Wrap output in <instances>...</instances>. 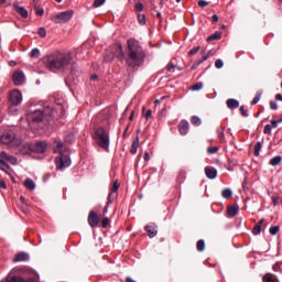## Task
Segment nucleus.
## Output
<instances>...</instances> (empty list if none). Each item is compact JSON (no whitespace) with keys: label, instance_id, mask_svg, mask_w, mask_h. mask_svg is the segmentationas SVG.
<instances>
[{"label":"nucleus","instance_id":"obj_27","mask_svg":"<svg viewBox=\"0 0 282 282\" xmlns=\"http://www.w3.org/2000/svg\"><path fill=\"white\" fill-rule=\"evenodd\" d=\"M263 147V143L261 141H258L256 144H254V155L256 158H259L260 153H261V149Z\"/></svg>","mask_w":282,"mask_h":282},{"label":"nucleus","instance_id":"obj_37","mask_svg":"<svg viewBox=\"0 0 282 282\" xmlns=\"http://www.w3.org/2000/svg\"><path fill=\"white\" fill-rule=\"evenodd\" d=\"M219 151L218 147H209L207 148V152L209 155H215V153H217Z\"/></svg>","mask_w":282,"mask_h":282},{"label":"nucleus","instance_id":"obj_3","mask_svg":"<svg viewBox=\"0 0 282 282\" xmlns=\"http://www.w3.org/2000/svg\"><path fill=\"white\" fill-rule=\"evenodd\" d=\"M0 141L1 144H4V147H9V149H19L25 144L23 143V139L17 135V133L12 130L4 131L0 137Z\"/></svg>","mask_w":282,"mask_h":282},{"label":"nucleus","instance_id":"obj_34","mask_svg":"<svg viewBox=\"0 0 282 282\" xmlns=\"http://www.w3.org/2000/svg\"><path fill=\"white\" fill-rule=\"evenodd\" d=\"M223 197L225 199H230L232 197V191L230 188H226L223 191Z\"/></svg>","mask_w":282,"mask_h":282},{"label":"nucleus","instance_id":"obj_4","mask_svg":"<svg viewBox=\"0 0 282 282\" xmlns=\"http://www.w3.org/2000/svg\"><path fill=\"white\" fill-rule=\"evenodd\" d=\"M94 140L98 144V147H100V149H104V151H109L110 140L108 130H106L105 128H98L95 131Z\"/></svg>","mask_w":282,"mask_h":282},{"label":"nucleus","instance_id":"obj_56","mask_svg":"<svg viewBox=\"0 0 282 282\" xmlns=\"http://www.w3.org/2000/svg\"><path fill=\"white\" fill-rule=\"evenodd\" d=\"M198 6H199V8H206L208 6V1L199 0Z\"/></svg>","mask_w":282,"mask_h":282},{"label":"nucleus","instance_id":"obj_42","mask_svg":"<svg viewBox=\"0 0 282 282\" xmlns=\"http://www.w3.org/2000/svg\"><path fill=\"white\" fill-rule=\"evenodd\" d=\"M37 34L41 36V39H45V36H47V31H45L44 28H40Z\"/></svg>","mask_w":282,"mask_h":282},{"label":"nucleus","instance_id":"obj_12","mask_svg":"<svg viewBox=\"0 0 282 282\" xmlns=\"http://www.w3.org/2000/svg\"><path fill=\"white\" fill-rule=\"evenodd\" d=\"M88 224L91 228H96L98 224H100V218L98 217V214L94 210H91L88 215Z\"/></svg>","mask_w":282,"mask_h":282},{"label":"nucleus","instance_id":"obj_57","mask_svg":"<svg viewBox=\"0 0 282 282\" xmlns=\"http://www.w3.org/2000/svg\"><path fill=\"white\" fill-rule=\"evenodd\" d=\"M280 123H281V121L272 120L271 121V128L276 129V127H279Z\"/></svg>","mask_w":282,"mask_h":282},{"label":"nucleus","instance_id":"obj_30","mask_svg":"<svg viewBox=\"0 0 282 282\" xmlns=\"http://www.w3.org/2000/svg\"><path fill=\"white\" fill-rule=\"evenodd\" d=\"M221 39V32L217 31L207 37V41H219Z\"/></svg>","mask_w":282,"mask_h":282},{"label":"nucleus","instance_id":"obj_38","mask_svg":"<svg viewBox=\"0 0 282 282\" xmlns=\"http://www.w3.org/2000/svg\"><path fill=\"white\" fill-rule=\"evenodd\" d=\"M262 281H263V282H276V281H274V280L272 279V274H271V273L264 274L263 278H262Z\"/></svg>","mask_w":282,"mask_h":282},{"label":"nucleus","instance_id":"obj_52","mask_svg":"<svg viewBox=\"0 0 282 282\" xmlns=\"http://www.w3.org/2000/svg\"><path fill=\"white\" fill-rule=\"evenodd\" d=\"M240 112H241V116H243V118H248V110H246V107L241 106L240 107Z\"/></svg>","mask_w":282,"mask_h":282},{"label":"nucleus","instance_id":"obj_6","mask_svg":"<svg viewBox=\"0 0 282 282\" xmlns=\"http://www.w3.org/2000/svg\"><path fill=\"white\" fill-rule=\"evenodd\" d=\"M23 149V153H45L47 150V142L40 141L34 145L32 143H24Z\"/></svg>","mask_w":282,"mask_h":282},{"label":"nucleus","instance_id":"obj_20","mask_svg":"<svg viewBox=\"0 0 282 282\" xmlns=\"http://www.w3.org/2000/svg\"><path fill=\"white\" fill-rule=\"evenodd\" d=\"M140 147V138L135 137V139L132 141L131 148H130V153L132 155H135L138 153V148Z\"/></svg>","mask_w":282,"mask_h":282},{"label":"nucleus","instance_id":"obj_32","mask_svg":"<svg viewBox=\"0 0 282 282\" xmlns=\"http://www.w3.org/2000/svg\"><path fill=\"white\" fill-rule=\"evenodd\" d=\"M191 89H192V91H200V89H204V83L198 82V83L194 84L191 87Z\"/></svg>","mask_w":282,"mask_h":282},{"label":"nucleus","instance_id":"obj_48","mask_svg":"<svg viewBox=\"0 0 282 282\" xmlns=\"http://www.w3.org/2000/svg\"><path fill=\"white\" fill-rule=\"evenodd\" d=\"M105 1L107 0H95L94 8H100V6H105Z\"/></svg>","mask_w":282,"mask_h":282},{"label":"nucleus","instance_id":"obj_44","mask_svg":"<svg viewBox=\"0 0 282 282\" xmlns=\"http://www.w3.org/2000/svg\"><path fill=\"white\" fill-rule=\"evenodd\" d=\"M279 230H280L279 226H272L270 227L269 232L270 235H278Z\"/></svg>","mask_w":282,"mask_h":282},{"label":"nucleus","instance_id":"obj_22","mask_svg":"<svg viewBox=\"0 0 282 282\" xmlns=\"http://www.w3.org/2000/svg\"><path fill=\"white\" fill-rule=\"evenodd\" d=\"M228 109H239V100L237 99H228L227 100Z\"/></svg>","mask_w":282,"mask_h":282},{"label":"nucleus","instance_id":"obj_5","mask_svg":"<svg viewBox=\"0 0 282 282\" xmlns=\"http://www.w3.org/2000/svg\"><path fill=\"white\" fill-rule=\"evenodd\" d=\"M47 111H50L48 108L41 110H31L26 113V120L29 122V127L31 129H34L35 124H40V122H43L45 119V116H47Z\"/></svg>","mask_w":282,"mask_h":282},{"label":"nucleus","instance_id":"obj_28","mask_svg":"<svg viewBox=\"0 0 282 282\" xmlns=\"http://www.w3.org/2000/svg\"><path fill=\"white\" fill-rule=\"evenodd\" d=\"M196 248L198 252H204V250H206V242L204 240H198Z\"/></svg>","mask_w":282,"mask_h":282},{"label":"nucleus","instance_id":"obj_16","mask_svg":"<svg viewBox=\"0 0 282 282\" xmlns=\"http://www.w3.org/2000/svg\"><path fill=\"white\" fill-rule=\"evenodd\" d=\"M205 175H206V177H208V180H215V177H217V169H215L213 166H206Z\"/></svg>","mask_w":282,"mask_h":282},{"label":"nucleus","instance_id":"obj_31","mask_svg":"<svg viewBox=\"0 0 282 282\" xmlns=\"http://www.w3.org/2000/svg\"><path fill=\"white\" fill-rule=\"evenodd\" d=\"M184 180H186V171H180L177 175L178 184H183Z\"/></svg>","mask_w":282,"mask_h":282},{"label":"nucleus","instance_id":"obj_47","mask_svg":"<svg viewBox=\"0 0 282 282\" xmlns=\"http://www.w3.org/2000/svg\"><path fill=\"white\" fill-rule=\"evenodd\" d=\"M261 100V93H257L253 100L251 101V105H257Z\"/></svg>","mask_w":282,"mask_h":282},{"label":"nucleus","instance_id":"obj_53","mask_svg":"<svg viewBox=\"0 0 282 282\" xmlns=\"http://www.w3.org/2000/svg\"><path fill=\"white\" fill-rule=\"evenodd\" d=\"M270 108H271L273 111H276V109H279V105L276 104V101H271V102H270Z\"/></svg>","mask_w":282,"mask_h":282},{"label":"nucleus","instance_id":"obj_41","mask_svg":"<svg viewBox=\"0 0 282 282\" xmlns=\"http://www.w3.org/2000/svg\"><path fill=\"white\" fill-rule=\"evenodd\" d=\"M263 133H264L265 135H271V134H272V126H271V124H267V126L264 127Z\"/></svg>","mask_w":282,"mask_h":282},{"label":"nucleus","instance_id":"obj_23","mask_svg":"<svg viewBox=\"0 0 282 282\" xmlns=\"http://www.w3.org/2000/svg\"><path fill=\"white\" fill-rule=\"evenodd\" d=\"M24 186L28 188V191H34V188H36V183H34L32 178H26L24 181Z\"/></svg>","mask_w":282,"mask_h":282},{"label":"nucleus","instance_id":"obj_64","mask_svg":"<svg viewBox=\"0 0 282 282\" xmlns=\"http://www.w3.org/2000/svg\"><path fill=\"white\" fill-rule=\"evenodd\" d=\"M126 282H135V280H133L131 276H127Z\"/></svg>","mask_w":282,"mask_h":282},{"label":"nucleus","instance_id":"obj_33","mask_svg":"<svg viewBox=\"0 0 282 282\" xmlns=\"http://www.w3.org/2000/svg\"><path fill=\"white\" fill-rule=\"evenodd\" d=\"M19 105H13V104H10L9 106V113H11V116H14L17 113V111H19Z\"/></svg>","mask_w":282,"mask_h":282},{"label":"nucleus","instance_id":"obj_54","mask_svg":"<svg viewBox=\"0 0 282 282\" xmlns=\"http://www.w3.org/2000/svg\"><path fill=\"white\" fill-rule=\"evenodd\" d=\"M135 10H137V12H142V10H144V6L142 3H140V2H138L135 4Z\"/></svg>","mask_w":282,"mask_h":282},{"label":"nucleus","instance_id":"obj_35","mask_svg":"<svg viewBox=\"0 0 282 282\" xmlns=\"http://www.w3.org/2000/svg\"><path fill=\"white\" fill-rule=\"evenodd\" d=\"M41 56V51L39 48H33L30 53L31 58H39Z\"/></svg>","mask_w":282,"mask_h":282},{"label":"nucleus","instance_id":"obj_39","mask_svg":"<svg viewBox=\"0 0 282 282\" xmlns=\"http://www.w3.org/2000/svg\"><path fill=\"white\" fill-rule=\"evenodd\" d=\"M118 188H120V185H119V183H118V181H116L115 183H113V185L111 186V188H110V193L113 195V193H118Z\"/></svg>","mask_w":282,"mask_h":282},{"label":"nucleus","instance_id":"obj_18","mask_svg":"<svg viewBox=\"0 0 282 282\" xmlns=\"http://www.w3.org/2000/svg\"><path fill=\"white\" fill-rule=\"evenodd\" d=\"M145 230H147L150 239H153V237H155L158 235V228L155 227V225L145 226Z\"/></svg>","mask_w":282,"mask_h":282},{"label":"nucleus","instance_id":"obj_8","mask_svg":"<svg viewBox=\"0 0 282 282\" xmlns=\"http://www.w3.org/2000/svg\"><path fill=\"white\" fill-rule=\"evenodd\" d=\"M72 17H74V11H64L53 15L52 21L53 23H67V21H72Z\"/></svg>","mask_w":282,"mask_h":282},{"label":"nucleus","instance_id":"obj_26","mask_svg":"<svg viewBox=\"0 0 282 282\" xmlns=\"http://www.w3.org/2000/svg\"><path fill=\"white\" fill-rule=\"evenodd\" d=\"M113 58H116V53H113V52H108L104 56V61L106 63H112Z\"/></svg>","mask_w":282,"mask_h":282},{"label":"nucleus","instance_id":"obj_7","mask_svg":"<svg viewBox=\"0 0 282 282\" xmlns=\"http://www.w3.org/2000/svg\"><path fill=\"white\" fill-rule=\"evenodd\" d=\"M6 162H10V164H17V158L9 155L6 152H0V164H2L1 171H8L10 169V165H8V163Z\"/></svg>","mask_w":282,"mask_h":282},{"label":"nucleus","instance_id":"obj_25","mask_svg":"<svg viewBox=\"0 0 282 282\" xmlns=\"http://www.w3.org/2000/svg\"><path fill=\"white\" fill-rule=\"evenodd\" d=\"M263 226V219H261L252 229L253 235H261V228Z\"/></svg>","mask_w":282,"mask_h":282},{"label":"nucleus","instance_id":"obj_58","mask_svg":"<svg viewBox=\"0 0 282 282\" xmlns=\"http://www.w3.org/2000/svg\"><path fill=\"white\" fill-rule=\"evenodd\" d=\"M107 204H108V206L113 204V194L109 193Z\"/></svg>","mask_w":282,"mask_h":282},{"label":"nucleus","instance_id":"obj_62","mask_svg":"<svg viewBox=\"0 0 282 282\" xmlns=\"http://www.w3.org/2000/svg\"><path fill=\"white\" fill-rule=\"evenodd\" d=\"M0 188H8V185L6 184V181H0Z\"/></svg>","mask_w":282,"mask_h":282},{"label":"nucleus","instance_id":"obj_21","mask_svg":"<svg viewBox=\"0 0 282 282\" xmlns=\"http://www.w3.org/2000/svg\"><path fill=\"white\" fill-rule=\"evenodd\" d=\"M238 214H239V207L231 205L227 208L228 217H237Z\"/></svg>","mask_w":282,"mask_h":282},{"label":"nucleus","instance_id":"obj_2","mask_svg":"<svg viewBox=\"0 0 282 282\" xmlns=\"http://www.w3.org/2000/svg\"><path fill=\"white\" fill-rule=\"evenodd\" d=\"M72 63V55L69 53L55 52L46 57V67L51 72L55 69H66Z\"/></svg>","mask_w":282,"mask_h":282},{"label":"nucleus","instance_id":"obj_9","mask_svg":"<svg viewBox=\"0 0 282 282\" xmlns=\"http://www.w3.org/2000/svg\"><path fill=\"white\" fill-rule=\"evenodd\" d=\"M55 164L58 171H63V169H67L68 166L72 165V159H69V156L67 155L61 154L55 159Z\"/></svg>","mask_w":282,"mask_h":282},{"label":"nucleus","instance_id":"obj_63","mask_svg":"<svg viewBox=\"0 0 282 282\" xmlns=\"http://www.w3.org/2000/svg\"><path fill=\"white\" fill-rule=\"evenodd\" d=\"M275 100H280V102H282V95H281V94H278V95L275 96Z\"/></svg>","mask_w":282,"mask_h":282},{"label":"nucleus","instance_id":"obj_43","mask_svg":"<svg viewBox=\"0 0 282 282\" xmlns=\"http://www.w3.org/2000/svg\"><path fill=\"white\" fill-rule=\"evenodd\" d=\"M208 58H210V53H203V58L200 61H198V65H202V63H204L205 61H208Z\"/></svg>","mask_w":282,"mask_h":282},{"label":"nucleus","instance_id":"obj_55","mask_svg":"<svg viewBox=\"0 0 282 282\" xmlns=\"http://www.w3.org/2000/svg\"><path fill=\"white\" fill-rule=\"evenodd\" d=\"M101 226H102V228H107V226H109V218H104L102 220H101Z\"/></svg>","mask_w":282,"mask_h":282},{"label":"nucleus","instance_id":"obj_51","mask_svg":"<svg viewBox=\"0 0 282 282\" xmlns=\"http://www.w3.org/2000/svg\"><path fill=\"white\" fill-rule=\"evenodd\" d=\"M281 202V197L279 196H273L272 197V204L273 206H279V203Z\"/></svg>","mask_w":282,"mask_h":282},{"label":"nucleus","instance_id":"obj_11","mask_svg":"<svg viewBox=\"0 0 282 282\" xmlns=\"http://www.w3.org/2000/svg\"><path fill=\"white\" fill-rule=\"evenodd\" d=\"M12 80L14 85L21 86L25 83V74L21 70H17L13 73Z\"/></svg>","mask_w":282,"mask_h":282},{"label":"nucleus","instance_id":"obj_19","mask_svg":"<svg viewBox=\"0 0 282 282\" xmlns=\"http://www.w3.org/2000/svg\"><path fill=\"white\" fill-rule=\"evenodd\" d=\"M13 8L22 19H28V9L20 7L19 4H14Z\"/></svg>","mask_w":282,"mask_h":282},{"label":"nucleus","instance_id":"obj_13","mask_svg":"<svg viewBox=\"0 0 282 282\" xmlns=\"http://www.w3.org/2000/svg\"><path fill=\"white\" fill-rule=\"evenodd\" d=\"M65 143H63V141L61 140H56L53 142V151L54 153H59L62 154L63 151H65Z\"/></svg>","mask_w":282,"mask_h":282},{"label":"nucleus","instance_id":"obj_46","mask_svg":"<svg viewBox=\"0 0 282 282\" xmlns=\"http://www.w3.org/2000/svg\"><path fill=\"white\" fill-rule=\"evenodd\" d=\"M217 135H218L219 140H224L225 133H224V128L223 127L217 129Z\"/></svg>","mask_w":282,"mask_h":282},{"label":"nucleus","instance_id":"obj_36","mask_svg":"<svg viewBox=\"0 0 282 282\" xmlns=\"http://www.w3.org/2000/svg\"><path fill=\"white\" fill-rule=\"evenodd\" d=\"M192 124L199 127V124H202V119L197 116L192 117Z\"/></svg>","mask_w":282,"mask_h":282},{"label":"nucleus","instance_id":"obj_1","mask_svg":"<svg viewBox=\"0 0 282 282\" xmlns=\"http://www.w3.org/2000/svg\"><path fill=\"white\" fill-rule=\"evenodd\" d=\"M126 54V63L129 67H140L141 65H144L147 54L144 53V48L140 46V42L137 40L132 39L127 41Z\"/></svg>","mask_w":282,"mask_h":282},{"label":"nucleus","instance_id":"obj_40","mask_svg":"<svg viewBox=\"0 0 282 282\" xmlns=\"http://www.w3.org/2000/svg\"><path fill=\"white\" fill-rule=\"evenodd\" d=\"M199 50H202L200 46L193 47V48L188 52V56H195V54H197V53L199 52Z\"/></svg>","mask_w":282,"mask_h":282},{"label":"nucleus","instance_id":"obj_10","mask_svg":"<svg viewBox=\"0 0 282 282\" xmlns=\"http://www.w3.org/2000/svg\"><path fill=\"white\" fill-rule=\"evenodd\" d=\"M10 105H21L23 102V94L19 89H13L9 94Z\"/></svg>","mask_w":282,"mask_h":282},{"label":"nucleus","instance_id":"obj_49","mask_svg":"<svg viewBox=\"0 0 282 282\" xmlns=\"http://www.w3.org/2000/svg\"><path fill=\"white\" fill-rule=\"evenodd\" d=\"M165 69H167L169 72H175V64H173V62H170Z\"/></svg>","mask_w":282,"mask_h":282},{"label":"nucleus","instance_id":"obj_59","mask_svg":"<svg viewBox=\"0 0 282 282\" xmlns=\"http://www.w3.org/2000/svg\"><path fill=\"white\" fill-rule=\"evenodd\" d=\"M144 116H145V120H149L151 116H153V111L148 110Z\"/></svg>","mask_w":282,"mask_h":282},{"label":"nucleus","instance_id":"obj_17","mask_svg":"<svg viewBox=\"0 0 282 282\" xmlns=\"http://www.w3.org/2000/svg\"><path fill=\"white\" fill-rule=\"evenodd\" d=\"M115 52L117 54V58H119V61H124V50H122V44H115Z\"/></svg>","mask_w":282,"mask_h":282},{"label":"nucleus","instance_id":"obj_15","mask_svg":"<svg viewBox=\"0 0 282 282\" xmlns=\"http://www.w3.org/2000/svg\"><path fill=\"white\" fill-rule=\"evenodd\" d=\"M23 261H30V254H28L26 252H19L13 258V263H19Z\"/></svg>","mask_w":282,"mask_h":282},{"label":"nucleus","instance_id":"obj_50","mask_svg":"<svg viewBox=\"0 0 282 282\" xmlns=\"http://www.w3.org/2000/svg\"><path fill=\"white\" fill-rule=\"evenodd\" d=\"M215 67H216L217 69H221V67H224V61L217 59V61L215 62Z\"/></svg>","mask_w":282,"mask_h":282},{"label":"nucleus","instance_id":"obj_61","mask_svg":"<svg viewBox=\"0 0 282 282\" xmlns=\"http://www.w3.org/2000/svg\"><path fill=\"white\" fill-rule=\"evenodd\" d=\"M37 17H43L45 14V11L43 9H36Z\"/></svg>","mask_w":282,"mask_h":282},{"label":"nucleus","instance_id":"obj_14","mask_svg":"<svg viewBox=\"0 0 282 282\" xmlns=\"http://www.w3.org/2000/svg\"><path fill=\"white\" fill-rule=\"evenodd\" d=\"M177 128H178V132L181 133V135H186L188 133V129H189L188 121L182 120L178 123Z\"/></svg>","mask_w":282,"mask_h":282},{"label":"nucleus","instance_id":"obj_29","mask_svg":"<svg viewBox=\"0 0 282 282\" xmlns=\"http://www.w3.org/2000/svg\"><path fill=\"white\" fill-rule=\"evenodd\" d=\"M9 282H36L34 279H23V278H19V276H14L11 280H9Z\"/></svg>","mask_w":282,"mask_h":282},{"label":"nucleus","instance_id":"obj_60","mask_svg":"<svg viewBox=\"0 0 282 282\" xmlns=\"http://www.w3.org/2000/svg\"><path fill=\"white\" fill-rule=\"evenodd\" d=\"M212 21H213V23H219V17L217 14H214L212 17Z\"/></svg>","mask_w":282,"mask_h":282},{"label":"nucleus","instance_id":"obj_24","mask_svg":"<svg viewBox=\"0 0 282 282\" xmlns=\"http://www.w3.org/2000/svg\"><path fill=\"white\" fill-rule=\"evenodd\" d=\"M281 162H282V156L281 155H276V156H274V158H272L270 160L269 164L271 166H279V164H281Z\"/></svg>","mask_w":282,"mask_h":282},{"label":"nucleus","instance_id":"obj_45","mask_svg":"<svg viewBox=\"0 0 282 282\" xmlns=\"http://www.w3.org/2000/svg\"><path fill=\"white\" fill-rule=\"evenodd\" d=\"M138 21H139L140 25H144L147 23V17H144V14H139Z\"/></svg>","mask_w":282,"mask_h":282}]
</instances>
